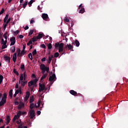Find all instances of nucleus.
<instances>
[{"label": "nucleus", "mask_w": 128, "mask_h": 128, "mask_svg": "<svg viewBox=\"0 0 128 128\" xmlns=\"http://www.w3.org/2000/svg\"><path fill=\"white\" fill-rule=\"evenodd\" d=\"M34 2V0H30V2L28 3L29 6H32V4Z\"/></svg>", "instance_id": "27"}, {"label": "nucleus", "mask_w": 128, "mask_h": 128, "mask_svg": "<svg viewBox=\"0 0 128 128\" xmlns=\"http://www.w3.org/2000/svg\"><path fill=\"white\" fill-rule=\"evenodd\" d=\"M30 118H34V116H36V115L34 114H35L34 110H30Z\"/></svg>", "instance_id": "6"}, {"label": "nucleus", "mask_w": 128, "mask_h": 128, "mask_svg": "<svg viewBox=\"0 0 128 128\" xmlns=\"http://www.w3.org/2000/svg\"><path fill=\"white\" fill-rule=\"evenodd\" d=\"M34 86V83L32 80H31L28 83V86Z\"/></svg>", "instance_id": "17"}, {"label": "nucleus", "mask_w": 128, "mask_h": 128, "mask_svg": "<svg viewBox=\"0 0 128 128\" xmlns=\"http://www.w3.org/2000/svg\"><path fill=\"white\" fill-rule=\"evenodd\" d=\"M4 59L6 60V62H8V64H10V58L8 56H4Z\"/></svg>", "instance_id": "8"}, {"label": "nucleus", "mask_w": 128, "mask_h": 128, "mask_svg": "<svg viewBox=\"0 0 128 128\" xmlns=\"http://www.w3.org/2000/svg\"><path fill=\"white\" fill-rule=\"evenodd\" d=\"M24 74H21L20 76V80L22 81L24 80Z\"/></svg>", "instance_id": "39"}, {"label": "nucleus", "mask_w": 128, "mask_h": 128, "mask_svg": "<svg viewBox=\"0 0 128 128\" xmlns=\"http://www.w3.org/2000/svg\"><path fill=\"white\" fill-rule=\"evenodd\" d=\"M10 42H16V38L15 37H12L10 38Z\"/></svg>", "instance_id": "41"}, {"label": "nucleus", "mask_w": 128, "mask_h": 128, "mask_svg": "<svg viewBox=\"0 0 128 128\" xmlns=\"http://www.w3.org/2000/svg\"><path fill=\"white\" fill-rule=\"evenodd\" d=\"M59 48H64V43L59 44Z\"/></svg>", "instance_id": "37"}, {"label": "nucleus", "mask_w": 128, "mask_h": 128, "mask_svg": "<svg viewBox=\"0 0 128 128\" xmlns=\"http://www.w3.org/2000/svg\"><path fill=\"white\" fill-rule=\"evenodd\" d=\"M22 6H23L22 8H26V6H28V2L25 1L24 3L22 4Z\"/></svg>", "instance_id": "25"}, {"label": "nucleus", "mask_w": 128, "mask_h": 128, "mask_svg": "<svg viewBox=\"0 0 128 128\" xmlns=\"http://www.w3.org/2000/svg\"><path fill=\"white\" fill-rule=\"evenodd\" d=\"M40 48H46V45H44V44H42L40 45Z\"/></svg>", "instance_id": "53"}, {"label": "nucleus", "mask_w": 128, "mask_h": 128, "mask_svg": "<svg viewBox=\"0 0 128 128\" xmlns=\"http://www.w3.org/2000/svg\"><path fill=\"white\" fill-rule=\"evenodd\" d=\"M8 34V32H6L3 35V36L5 40H8V36H6V34Z\"/></svg>", "instance_id": "36"}, {"label": "nucleus", "mask_w": 128, "mask_h": 128, "mask_svg": "<svg viewBox=\"0 0 128 128\" xmlns=\"http://www.w3.org/2000/svg\"><path fill=\"white\" fill-rule=\"evenodd\" d=\"M48 76V74H43L42 76L41 77L40 80H43Z\"/></svg>", "instance_id": "12"}, {"label": "nucleus", "mask_w": 128, "mask_h": 128, "mask_svg": "<svg viewBox=\"0 0 128 128\" xmlns=\"http://www.w3.org/2000/svg\"><path fill=\"white\" fill-rule=\"evenodd\" d=\"M16 88H18V83H16Z\"/></svg>", "instance_id": "63"}, {"label": "nucleus", "mask_w": 128, "mask_h": 128, "mask_svg": "<svg viewBox=\"0 0 128 128\" xmlns=\"http://www.w3.org/2000/svg\"><path fill=\"white\" fill-rule=\"evenodd\" d=\"M6 98H8V94L5 92L3 94L2 100L0 102V106H2L4 105L6 102Z\"/></svg>", "instance_id": "1"}, {"label": "nucleus", "mask_w": 128, "mask_h": 128, "mask_svg": "<svg viewBox=\"0 0 128 128\" xmlns=\"http://www.w3.org/2000/svg\"><path fill=\"white\" fill-rule=\"evenodd\" d=\"M30 108L31 110H32V108H34V103H31L30 104Z\"/></svg>", "instance_id": "28"}, {"label": "nucleus", "mask_w": 128, "mask_h": 128, "mask_svg": "<svg viewBox=\"0 0 128 128\" xmlns=\"http://www.w3.org/2000/svg\"><path fill=\"white\" fill-rule=\"evenodd\" d=\"M19 118L20 117L18 116L17 115H15L14 116V118L12 120V122H14L16 120V119Z\"/></svg>", "instance_id": "15"}, {"label": "nucleus", "mask_w": 128, "mask_h": 128, "mask_svg": "<svg viewBox=\"0 0 128 128\" xmlns=\"http://www.w3.org/2000/svg\"><path fill=\"white\" fill-rule=\"evenodd\" d=\"M15 93L17 94H20V88L18 90H16Z\"/></svg>", "instance_id": "52"}, {"label": "nucleus", "mask_w": 128, "mask_h": 128, "mask_svg": "<svg viewBox=\"0 0 128 128\" xmlns=\"http://www.w3.org/2000/svg\"><path fill=\"white\" fill-rule=\"evenodd\" d=\"M56 80V74H53L52 76L49 77V82H54Z\"/></svg>", "instance_id": "4"}, {"label": "nucleus", "mask_w": 128, "mask_h": 128, "mask_svg": "<svg viewBox=\"0 0 128 128\" xmlns=\"http://www.w3.org/2000/svg\"><path fill=\"white\" fill-rule=\"evenodd\" d=\"M34 20L32 19L30 21V24H34Z\"/></svg>", "instance_id": "62"}, {"label": "nucleus", "mask_w": 128, "mask_h": 128, "mask_svg": "<svg viewBox=\"0 0 128 128\" xmlns=\"http://www.w3.org/2000/svg\"><path fill=\"white\" fill-rule=\"evenodd\" d=\"M6 124H10V117L9 116H8L6 117Z\"/></svg>", "instance_id": "14"}, {"label": "nucleus", "mask_w": 128, "mask_h": 128, "mask_svg": "<svg viewBox=\"0 0 128 128\" xmlns=\"http://www.w3.org/2000/svg\"><path fill=\"white\" fill-rule=\"evenodd\" d=\"M16 52L17 54H18L17 56H20V48H18L16 50Z\"/></svg>", "instance_id": "22"}, {"label": "nucleus", "mask_w": 128, "mask_h": 128, "mask_svg": "<svg viewBox=\"0 0 128 128\" xmlns=\"http://www.w3.org/2000/svg\"><path fill=\"white\" fill-rule=\"evenodd\" d=\"M65 48H68L69 50H70L72 49V44H70L68 45L67 46H65L64 47Z\"/></svg>", "instance_id": "10"}, {"label": "nucleus", "mask_w": 128, "mask_h": 128, "mask_svg": "<svg viewBox=\"0 0 128 128\" xmlns=\"http://www.w3.org/2000/svg\"><path fill=\"white\" fill-rule=\"evenodd\" d=\"M8 14H6V16L4 18V22H6V20H8Z\"/></svg>", "instance_id": "23"}, {"label": "nucleus", "mask_w": 128, "mask_h": 128, "mask_svg": "<svg viewBox=\"0 0 128 128\" xmlns=\"http://www.w3.org/2000/svg\"><path fill=\"white\" fill-rule=\"evenodd\" d=\"M28 84V81H21V86H24L25 84Z\"/></svg>", "instance_id": "16"}, {"label": "nucleus", "mask_w": 128, "mask_h": 128, "mask_svg": "<svg viewBox=\"0 0 128 128\" xmlns=\"http://www.w3.org/2000/svg\"><path fill=\"white\" fill-rule=\"evenodd\" d=\"M24 104L23 102H21L19 104L18 108L19 110H20L22 108H24Z\"/></svg>", "instance_id": "11"}, {"label": "nucleus", "mask_w": 128, "mask_h": 128, "mask_svg": "<svg viewBox=\"0 0 128 128\" xmlns=\"http://www.w3.org/2000/svg\"><path fill=\"white\" fill-rule=\"evenodd\" d=\"M10 20H11L10 18H9L8 20H7L6 22V24H8L10 22Z\"/></svg>", "instance_id": "56"}, {"label": "nucleus", "mask_w": 128, "mask_h": 128, "mask_svg": "<svg viewBox=\"0 0 128 128\" xmlns=\"http://www.w3.org/2000/svg\"><path fill=\"white\" fill-rule=\"evenodd\" d=\"M64 22H70V19L68 18V17H65L64 18Z\"/></svg>", "instance_id": "35"}, {"label": "nucleus", "mask_w": 128, "mask_h": 128, "mask_svg": "<svg viewBox=\"0 0 128 128\" xmlns=\"http://www.w3.org/2000/svg\"><path fill=\"white\" fill-rule=\"evenodd\" d=\"M78 8L80 10L79 11L80 14H84V8L82 6V4H80Z\"/></svg>", "instance_id": "5"}, {"label": "nucleus", "mask_w": 128, "mask_h": 128, "mask_svg": "<svg viewBox=\"0 0 128 128\" xmlns=\"http://www.w3.org/2000/svg\"><path fill=\"white\" fill-rule=\"evenodd\" d=\"M4 80V76L2 75H0V84H2V80Z\"/></svg>", "instance_id": "26"}, {"label": "nucleus", "mask_w": 128, "mask_h": 128, "mask_svg": "<svg viewBox=\"0 0 128 128\" xmlns=\"http://www.w3.org/2000/svg\"><path fill=\"white\" fill-rule=\"evenodd\" d=\"M40 70H46V72L48 74V72H50V68L46 66V65H44V64H42L40 66Z\"/></svg>", "instance_id": "2"}, {"label": "nucleus", "mask_w": 128, "mask_h": 128, "mask_svg": "<svg viewBox=\"0 0 128 128\" xmlns=\"http://www.w3.org/2000/svg\"><path fill=\"white\" fill-rule=\"evenodd\" d=\"M4 8H2L1 11L0 12V14H4Z\"/></svg>", "instance_id": "50"}, {"label": "nucleus", "mask_w": 128, "mask_h": 128, "mask_svg": "<svg viewBox=\"0 0 128 128\" xmlns=\"http://www.w3.org/2000/svg\"><path fill=\"white\" fill-rule=\"evenodd\" d=\"M26 52H24V50H22L21 52H20V54L19 55V57L22 56L24 55Z\"/></svg>", "instance_id": "20"}, {"label": "nucleus", "mask_w": 128, "mask_h": 128, "mask_svg": "<svg viewBox=\"0 0 128 128\" xmlns=\"http://www.w3.org/2000/svg\"><path fill=\"white\" fill-rule=\"evenodd\" d=\"M9 96L12 98V90H10L9 92Z\"/></svg>", "instance_id": "30"}, {"label": "nucleus", "mask_w": 128, "mask_h": 128, "mask_svg": "<svg viewBox=\"0 0 128 128\" xmlns=\"http://www.w3.org/2000/svg\"><path fill=\"white\" fill-rule=\"evenodd\" d=\"M17 116L20 118V116H22V112L18 111L17 113Z\"/></svg>", "instance_id": "46"}, {"label": "nucleus", "mask_w": 128, "mask_h": 128, "mask_svg": "<svg viewBox=\"0 0 128 128\" xmlns=\"http://www.w3.org/2000/svg\"><path fill=\"white\" fill-rule=\"evenodd\" d=\"M6 26H8V24H4V30H6Z\"/></svg>", "instance_id": "58"}, {"label": "nucleus", "mask_w": 128, "mask_h": 128, "mask_svg": "<svg viewBox=\"0 0 128 128\" xmlns=\"http://www.w3.org/2000/svg\"><path fill=\"white\" fill-rule=\"evenodd\" d=\"M52 58H50V56L48 57V64H50L52 62Z\"/></svg>", "instance_id": "34"}, {"label": "nucleus", "mask_w": 128, "mask_h": 128, "mask_svg": "<svg viewBox=\"0 0 128 128\" xmlns=\"http://www.w3.org/2000/svg\"><path fill=\"white\" fill-rule=\"evenodd\" d=\"M34 98H30V104H32V102H34Z\"/></svg>", "instance_id": "57"}, {"label": "nucleus", "mask_w": 128, "mask_h": 128, "mask_svg": "<svg viewBox=\"0 0 128 128\" xmlns=\"http://www.w3.org/2000/svg\"><path fill=\"white\" fill-rule=\"evenodd\" d=\"M3 44L2 46V50H4V48H8V46L6 44Z\"/></svg>", "instance_id": "32"}, {"label": "nucleus", "mask_w": 128, "mask_h": 128, "mask_svg": "<svg viewBox=\"0 0 128 128\" xmlns=\"http://www.w3.org/2000/svg\"><path fill=\"white\" fill-rule=\"evenodd\" d=\"M38 39V37L36 36H34L32 38V42H36Z\"/></svg>", "instance_id": "21"}, {"label": "nucleus", "mask_w": 128, "mask_h": 128, "mask_svg": "<svg viewBox=\"0 0 128 128\" xmlns=\"http://www.w3.org/2000/svg\"><path fill=\"white\" fill-rule=\"evenodd\" d=\"M34 30H30L28 33V36H32V34H34Z\"/></svg>", "instance_id": "38"}, {"label": "nucleus", "mask_w": 128, "mask_h": 128, "mask_svg": "<svg viewBox=\"0 0 128 128\" xmlns=\"http://www.w3.org/2000/svg\"><path fill=\"white\" fill-rule=\"evenodd\" d=\"M19 33H20V30H17L14 32V36H18V34Z\"/></svg>", "instance_id": "33"}, {"label": "nucleus", "mask_w": 128, "mask_h": 128, "mask_svg": "<svg viewBox=\"0 0 128 128\" xmlns=\"http://www.w3.org/2000/svg\"><path fill=\"white\" fill-rule=\"evenodd\" d=\"M32 56H36V50H34L32 52Z\"/></svg>", "instance_id": "47"}, {"label": "nucleus", "mask_w": 128, "mask_h": 128, "mask_svg": "<svg viewBox=\"0 0 128 128\" xmlns=\"http://www.w3.org/2000/svg\"><path fill=\"white\" fill-rule=\"evenodd\" d=\"M10 46H14V44H16V41H10Z\"/></svg>", "instance_id": "49"}, {"label": "nucleus", "mask_w": 128, "mask_h": 128, "mask_svg": "<svg viewBox=\"0 0 128 128\" xmlns=\"http://www.w3.org/2000/svg\"><path fill=\"white\" fill-rule=\"evenodd\" d=\"M38 80L36 78L34 80L33 82L34 83V84H36V82H38Z\"/></svg>", "instance_id": "51"}, {"label": "nucleus", "mask_w": 128, "mask_h": 128, "mask_svg": "<svg viewBox=\"0 0 128 128\" xmlns=\"http://www.w3.org/2000/svg\"><path fill=\"white\" fill-rule=\"evenodd\" d=\"M46 58H43L42 60L41 61L42 62H46Z\"/></svg>", "instance_id": "60"}, {"label": "nucleus", "mask_w": 128, "mask_h": 128, "mask_svg": "<svg viewBox=\"0 0 128 128\" xmlns=\"http://www.w3.org/2000/svg\"><path fill=\"white\" fill-rule=\"evenodd\" d=\"M48 50H52V46L50 43H49L48 45Z\"/></svg>", "instance_id": "29"}, {"label": "nucleus", "mask_w": 128, "mask_h": 128, "mask_svg": "<svg viewBox=\"0 0 128 128\" xmlns=\"http://www.w3.org/2000/svg\"><path fill=\"white\" fill-rule=\"evenodd\" d=\"M19 38H24V36H22V35H20V36H19Z\"/></svg>", "instance_id": "64"}, {"label": "nucleus", "mask_w": 128, "mask_h": 128, "mask_svg": "<svg viewBox=\"0 0 128 128\" xmlns=\"http://www.w3.org/2000/svg\"><path fill=\"white\" fill-rule=\"evenodd\" d=\"M10 50L12 54H14V52H16V46H12Z\"/></svg>", "instance_id": "13"}, {"label": "nucleus", "mask_w": 128, "mask_h": 128, "mask_svg": "<svg viewBox=\"0 0 128 128\" xmlns=\"http://www.w3.org/2000/svg\"><path fill=\"white\" fill-rule=\"evenodd\" d=\"M13 72L18 76H20V74L18 73V71H16V68H14Z\"/></svg>", "instance_id": "18"}, {"label": "nucleus", "mask_w": 128, "mask_h": 128, "mask_svg": "<svg viewBox=\"0 0 128 128\" xmlns=\"http://www.w3.org/2000/svg\"><path fill=\"white\" fill-rule=\"evenodd\" d=\"M30 92H26V97H27V98H30Z\"/></svg>", "instance_id": "43"}, {"label": "nucleus", "mask_w": 128, "mask_h": 128, "mask_svg": "<svg viewBox=\"0 0 128 128\" xmlns=\"http://www.w3.org/2000/svg\"><path fill=\"white\" fill-rule=\"evenodd\" d=\"M58 56H60V54L58 52H56L54 54V57L58 58Z\"/></svg>", "instance_id": "40"}, {"label": "nucleus", "mask_w": 128, "mask_h": 128, "mask_svg": "<svg viewBox=\"0 0 128 128\" xmlns=\"http://www.w3.org/2000/svg\"><path fill=\"white\" fill-rule=\"evenodd\" d=\"M75 44H76V46H77V47L80 46V42H78V40H75Z\"/></svg>", "instance_id": "24"}, {"label": "nucleus", "mask_w": 128, "mask_h": 128, "mask_svg": "<svg viewBox=\"0 0 128 128\" xmlns=\"http://www.w3.org/2000/svg\"><path fill=\"white\" fill-rule=\"evenodd\" d=\"M44 36V34H38V36H37V38L38 39V40H40V38H42V36Z\"/></svg>", "instance_id": "19"}, {"label": "nucleus", "mask_w": 128, "mask_h": 128, "mask_svg": "<svg viewBox=\"0 0 128 128\" xmlns=\"http://www.w3.org/2000/svg\"><path fill=\"white\" fill-rule=\"evenodd\" d=\"M20 69L22 70H24V64H21Z\"/></svg>", "instance_id": "44"}, {"label": "nucleus", "mask_w": 128, "mask_h": 128, "mask_svg": "<svg viewBox=\"0 0 128 128\" xmlns=\"http://www.w3.org/2000/svg\"><path fill=\"white\" fill-rule=\"evenodd\" d=\"M28 56L31 60H32V53H30L28 54Z\"/></svg>", "instance_id": "31"}, {"label": "nucleus", "mask_w": 128, "mask_h": 128, "mask_svg": "<svg viewBox=\"0 0 128 128\" xmlns=\"http://www.w3.org/2000/svg\"><path fill=\"white\" fill-rule=\"evenodd\" d=\"M58 52L60 54H62V52H64V48H58Z\"/></svg>", "instance_id": "42"}, {"label": "nucleus", "mask_w": 128, "mask_h": 128, "mask_svg": "<svg viewBox=\"0 0 128 128\" xmlns=\"http://www.w3.org/2000/svg\"><path fill=\"white\" fill-rule=\"evenodd\" d=\"M59 46H60V43H58V42L54 44V46L56 48H59Z\"/></svg>", "instance_id": "48"}, {"label": "nucleus", "mask_w": 128, "mask_h": 128, "mask_svg": "<svg viewBox=\"0 0 128 128\" xmlns=\"http://www.w3.org/2000/svg\"><path fill=\"white\" fill-rule=\"evenodd\" d=\"M45 89H46V86L44 85V84H39V90H38L39 92H44V90Z\"/></svg>", "instance_id": "3"}, {"label": "nucleus", "mask_w": 128, "mask_h": 128, "mask_svg": "<svg viewBox=\"0 0 128 128\" xmlns=\"http://www.w3.org/2000/svg\"><path fill=\"white\" fill-rule=\"evenodd\" d=\"M46 70H42V74H46Z\"/></svg>", "instance_id": "55"}, {"label": "nucleus", "mask_w": 128, "mask_h": 128, "mask_svg": "<svg viewBox=\"0 0 128 128\" xmlns=\"http://www.w3.org/2000/svg\"><path fill=\"white\" fill-rule=\"evenodd\" d=\"M23 76L24 78H26L27 76H26V72H24Z\"/></svg>", "instance_id": "54"}, {"label": "nucleus", "mask_w": 128, "mask_h": 128, "mask_svg": "<svg viewBox=\"0 0 128 128\" xmlns=\"http://www.w3.org/2000/svg\"><path fill=\"white\" fill-rule=\"evenodd\" d=\"M30 44H32V40H30L28 42L27 44V46H30Z\"/></svg>", "instance_id": "45"}, {"label": "nucleus", "mask_w": 128, "mask_h": 128, "mask_svg": "<svg viewBox=\"0 0 128 128\" xmlns=\"http://www.w3.org/2000/svg\"><path fill=\"white\" fill-rule=\"evenodd\" d=\"M70 92L72 96H76V94H78V93L76 92V91H74V90H70Z\"/></svg>", "instance_id": "9"}, {"label": "nucleus", "mask_w": 128, "mask_h": 128, "mask_svg": "<svg viewBox=\"0 0 128 128\" xmlns=\"http://www.w3.org/2000/svg\"><path fill=\"white\" fill-rule=\"evenodd\" d=\"M41 112H40V110H38V111L36 112L37 114H38L39 116H40V114Z\"/></svg>", "instance_id": "61"}, {"label": "nucleus", "mask_w": 128, "mask_h": 128, "mask_svg": "<svg viewBox=\"0 0 128 128\" xmlns=\"http://www.w3.org/2000/svg\"><path fill=\"white\" fill-rule=\"evenodd\" d=\"M13 58H16V52H15V53L14 54Z\"/></svg>", "instance_id": "59"}, {"label": "nucleus", "mask_w": 128, "mask_h": 128, "mask_svg": "<svg viewBox=\"0 0 128 128\" xmlns=\"http://www.w3.org/2000/svg\"><path fill=\"white\" fill-rule=\"evenodd\" d=\"M42 17L44 20H48V15L46 14H43Z\"/></svg>", "instance_id": "7"}]
</instances>
